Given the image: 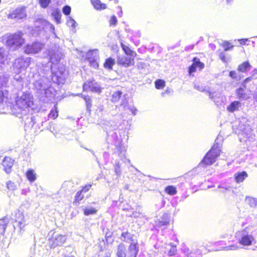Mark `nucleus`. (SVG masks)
I'll return each mask as SVG.
<instances>
[{
  "label": "nucleus",
  "instance_id": "f257e3e1",
  "mask_svg": "<svg viewBox=\"0 0 257 257\" xmlns=\"http://www.w3.org/2000/svg\"><path fill=\"white\" fill-rule=\"evenodd\" d=\"M135 235L128 231L122 232L120 239L124 242H131L127 248L123 243L117 246L116 255L117 257H137L139 252V244L137 240L134 241Z\"/></svg>",
  "mask_w": 257,
  "mask_h": 257
},
{
  "label": "nucleus",
  "instance_id": "f03ea898",
  "mask_svg": "<svg viewBox=\"0 0 257 257\" xmlns=\"http://www.w3.org/2000/svg\"><path fill=\"white\" fill-rule=\"evenodd\" d=\"M2 40L8 48L14 50L22 47L25 43L24 34L21 31L7 34L3 37Z\"/></svg>",
  "mask_w": 257,
  "mask_h": 257
},
{
  "label": "nucleus",
  "instance_id": "7ed1b4c3",
  "mask_svg": "<svg viewBox=\"0 0 257 257\" xmlns=\"http://www.w3.org/2000/svg\"><path fill=\"white\" fill-rule=\"evenodd\" d=\"M220 152L221 150L218 145L217 144H214L203 157L201 163L204 166L212 165L216 162Z\"/></svg>",
  "mask_w": 257,
  "mask_h": 257
},
{
  "label": "nucleus",
  "instance_id": "20e7f679",
  "mask_svg": "<svg viewBox=\"0 0 257 257\" xmlns=\"http://www.w3.org/2000/svg\"><path fill=\"white\" fill-rule=\"evenodd\" d=\"M66 241V236L53 232L48 239L49 246L50 248H54L62 246Z\"/></svg>",
  "mask_w": 257,
  "mask_h": 257
},
{
  "label": "nucleus",
  "instance_id": "39448f33",
  "mask_svg": "<svg viewBox=\"0 0 257 257\" xmlns=\"http://www.w3.org/2000/svg\"><path fill=\"white\" fill-rule=\"evenodd\" d=\"M192 61V64L188 68V72L189 76H193V73L197 71V69L198 68L199 71L202 70L205 67V65L197 57H194Z\"/></svg>",
  "mask_w": 257,
  "mask_h": 257
},
{
  "label": "nucleus",
  "instance_id": "423d86ee",
  "mask_svg": "<svg viewBox=\"0 0 257 257\" xmlns=\"http://www.w3.org/2000/svg\"><path fill=\"white\" fill-rule=\"evenodd\" d=\"M16 105L20 109H23L29 107L30 104H33L31 101L30 95L27 93L23 94V95L18 97L16 101Z\"/></svg>",
  "mask_w": 257,
  "mask_h": 257
},
{
  "label": "nucleus",
  "instance_id": "0eeeda50",
  "mask_svg": "<svg viewBox=\"0 0 257 257\" xmlns=\"http://www.w3.org/2000/svg\"><path fill=\"white\" fill-rule=\"evenodd\" d=\"M26 17L25 7L17 8L8 15V18L10 19H22Z\"/></svg>",
  "mask_w": 257,
  "mask_h": 257
},
{
  "label": "nucleus",
  "instance_id": "6e6552de",
  "mask_svg": "<svg viewBox=\"0 0 257 257\" xmlns=\"http://www.w3.org/2000/svg\"><path fill=\"white\" fill-rule=\"evenodd\" d=\"M83 89L84 91H91L98 93H100L102 90L94 79L89 80L85 82L83 84Z\"/></svg>",
  "mask_w": 257,
  "mask_h": 257
},
{
  "label": "nucleus",
  "instance_id": "1a4fd4ad",
  "mask_svg": "<svg viewBox=\"0 0 257 257\" xmlns=\"http://www.w3.org/2000/svg\"><path fill=\"white\" fill-rule=\"evenodd\" d=\"M116 63L119 66L128 67L135 65V59L127 56H118L117 57Z\"/></svg>",
  "mask_w": 257,
  "mask_h": 257
},
{
  "label": "nucleus",
  "instance_id": "9d476101",
  "mask_svg": "<svg viewBox=\"0 0 257 257\" xmlns=\"http://www.w3.org/2000/svg\"><path fill=\"white\" fill-rule=\"evenodd\" d=\"M41 49L40 44L37 42L27 44L24 48L25 53L27 54L37 53Z\"/></svg>",
  "mask_w": 257,
  "mask_h": 257
},
{
  "label": "nucleus",
  "instance_id": "9b49d317",
  "mask_svg": "<svg viewBox=\"0 0 257 257\" xmlns=\"http://www.w3.org/2000/svg\"><path fill=\"white\" fill-rule=\"evenodd\" d=\"M238 242L242 246H249L255 242V238L251 235L243 234L238 239Z\"/></svg>",
  "mask_w": 257,
  "mask_h": 257
},
{
  "label": "nucleus",
  "instance_id": "f8f14e48",
  "mask_svg": "<svg viewBox=\"0 0 257 257\" xmlns=\"http://www.w3.org/2000/svg\"><path fill=\"white\" fill-rule=\"evenodd\" d=\"M14 160L10 157L6 156L4 157L2 165L6 173L9 174L12 172V167L14 166Z\"/></svg>",
  "mask_w": 257,
  "mask_h": 257
},
{
  "label": "nucleus",
  "instance_id": "ddd939ff",
  "mask_svg": "<svg viewBox=\"0 0 257 257\" xmlns=\"http://www.w3.org/2000/svg\"><path fill=\"white\" fill-rule=\"evenodd\" d=\"M170 222V217L169 214L164 213L161 218L155 221L156 226L158 227L167 226Z\"/></svg>",
  "mask_w": 257,
  "mask_h": 257
},
{
  "label": "nucleus",
  "instance_id": "4468645a",
  "mask_svg": "<svg viewBox=\"0 0 257 257\" xmlns=\"http://www.w3.org/2000/svg\"><path fill=\"white\" fill-rule=\"evenodd\" d=\"M90 3L96 11H103L107 9V4L102 3L101 0H90Z\"/></svg>",
  "mask_w": 257,
  "mask_h": 257
},
{
  "label": "nucleus",
  "instance_id": "2eb2a0df",
  "mask_svg": "<svg viewBox=\"0 0 257 257\" xmlns=\"http://www.w3.org/2000/svg\"><path fill=\"white\" fill-rule=\"evenodd\" d=\"M236 95L237 98L241 100H247L250 96L245 88L239 87L235 91Z\"/></svg>",
  "mask_w": 257,
  "mask_h": 257
},
{
  "label": "nucleus",
  "instance_id": "dca6fc26",
  "mask_svg": "<svg viewBox=\"0 0 257 257\" xmlns=\"http://www.w3.org/2000/svg\"><path fill=\"white\" fill-rule=\"evenodd\" d=\"M120 46L126 56L133 57L134 59L137 56V54L135 51L132 50L128 46L125 45L123 43H120Z\"/></svg>",
  "mask_w": 257,
  "mask_h": 257
},
{
  "label": "nucleus",
  "instance_id": "f3484780",
  "mask_svg": "<svg viewBox=\"0 0 257 257\" xmlns=\"http://www.w3.org/2000/svg\"><path fill=\"white\" fill-rule=\"evenodd\" d=\"M234 179L237 183H240L244 181L248 177V174L245 171L237 172L234 174Z\"/></svg>",
  "mask_w": 257,
  "mask_h": 257
},
{
  "label": "nucleus",
  "instance_id": "a211bd4d",
  "mask_svg": "<svg viewBox=\"0 0 257 257\" xmlns=\"http://www.w3.org/2000/svg\"><path fill=\"white\" fill-rule=\"evenodd\" d=\"M241 106V102L239 101H233L227 107V110L231 112L238 110Z\"/></svg>",
  "mask_w": 257,
  "mask_h": 257
},
{
  "label": "nucleus",
  "instance_id": "6ab92c4d",
  "mask_svg": "<svg viewBox=\"0 0 257 257\" xmlns=\"http://www.w3.org/2000/svg\"><path fill=\"white\" fill-rule=\"evenodd\" d=\"M251 65L248 61L243 62L237 67V70L240 72H246L248 70L250 69Z\"/></svg>",
  "mask_w": 257,
  "mask_h": 257
},
{
  "label": "nucleus",
  "instance_id": "aec40b11",
  "mask_svg": "<svg viewBox=\"0 0 257 257\" xmlns=\"http://www.w3.org/2000/svg\"><path fill=\"white\" fill-rule=\"evenodd\" d=\"M115 61L111 57L106 58L103 63V67L109 70H112L113 66L115 64Z\"/></svg>",
  "mask_w": 257,
  "mask_h": 257
},
{
  "label": "nucleus",
  "instance_id": "412c9836",
  "mask_svg": "<svg viewBox=\"0 0 257 257\" xmlns=\"http://www.w3.org/2000/svg\"><path fill=\"white\" fill-rule=\"evenodd\" d=\"M16 61L19 65V69L27 68L30 63L29 60L27 61L26 59H25L23 58H18L16 60Z\"/></svg>",
  "mask_w": 257,
  "mask_h": 257
},
{
  "label": "nucleus",
  "instance_id": "4be33fe9",
  "mask_svg": "<svg viewBox=\"0 0 257 257\" xmlns=\"http://www.w3.org/2000/svg\"><path fill=\"white\" fill-rule=\"evenodd\" d=\"M26 176L27 179L31 182L35 181L36 179V174L33 169H29L26 172Z\"/></svg>",
  "mask_w": 257,
  "mask_h": 257
},
{
  "label": "nucleus",
  "instance_id": "5701e85b",
  "mask_svg": "<svg viewBox=\"0 0 257 257\" xmlns=\"http://www.w3.org/2000/svg\"><path fill=\"white\" fill-rule=\"evenodd\" d=\"M9 223V220L6 217L0 219V231L2 233H4L5 232Z\"/></svg>",
  "mask_w": 257,
  "mask_h": 257
},
{
  "label": "nucleus",
  "instance_id": "b1692460",
  "mask_svg": "<svg viewBox=\"0 0 257 257\" xmlns=\"http://www.w3.org/2000/svg\"><path fill=\"white\" fill-rule=\"evenodd\" d=\"M81 97L85 101L87 110L89 112L91 111V107L92 106V101L91 98L88 96L82 94H81Z\"/></svg>",
  "mask_w": 257,
  "mask_h": 257
},
{
  "label": "nucleus",
  "instance_id": "393cba45",
  "mask_svg": "<svg viewBox=\"0 0 257 257\" xmlns=\"http://www.w3.org/2000/svg\"><path fill=\"white\" fill-rule=\"evenodd\" d=\"M165 192L169 195H174L177 193V189L172 185H168L165 188Z\"/></svg>",
  "mask_w": 257,
  "mask_h": 257
},
{
  "label": "nucleus",
  "instance_id": "a878e982",
  "mask_svg": "<svg viewBox=\"0 0 257 257\" xmlns=\"http://www.w3.org/2000/svg\"><path fill=\"white\" fill-rule=\"evenodd\" d=\"M245 200L251 207L257 206V199L250 196L245 198Z\"/></svg>",
  "mask_w": 257,
  "mask_h": 257
},
{
  "label": "nucleus",
  "instance_id": "bb28decb",
  "mask_svg": "<svg viewBox=\"0 0 257 257\" xmlns=\"http://www.w3.org/2000/svg\"><path fill=\"white\" fill-rule=\"evenodd\" d=\"M52 15L55 19L56 23L59 24L61 18V14L60 11L58 9L54 10L52 13Z\"/></svg>",
  "mask_w": 257,
  "mask_h": 257
},
{
  "label": "nucleus",
  "instance_id": "cd10ccee",
  "mask_svg": "<svg viewBox=\"0 0 257 257\" xmlns=\"http://www.w3.org/2000/svg\"><path fill=\"white\" fill-rule=\"evenodd\" d=\"M122 95V92L121 91H117L114 92L111 96V101L112 102H118Z\"/></svg>",
  "mask_w": 257,
  "mask_h": 257
},
{
  "label": "nucleus",
  "instance_id": "c85d7f7f",
  "mask_svg": "<svg viewBox=\"0 0 257 257\" xmlns=\"http://www.w3.org/2000/svg\"><path fill=\"white\" fill-rule=\"evenodd\" d=\"M54 107L55 108L53 110H51L48 114L49 117L53 119H56L58 116V111L57 110L56 104L55 105Z\"/></svg>",
  "mask_w": 257,
  "mask_h": 257
},
{
  "label": "nucleus",
  "instance_id": "c756f323",
  "mask_svg": "<svg viewBox=\"0 0 257 257\" xmlns=\"http://www.w3.org/2000/svg\"><path fill=\"white\" fill-rule=\"evenodd\" d=\"M155 87L157 89H161L165 87V82L162 79H157L155 82Z\"/></svg>",
  "mask_w": 257,
  "mask_h": 257
},
{
  "label": "nucleus",
  "instance_id": "7c9ffc66",
  "mask_svg": "<svg viewBox=\"0 0 257 257\" xmlns=\"http://www.w3.org/2000/svg\"><path fill=\"white\" fill-rule=\"evenodd\" d=\"M97 212V210L94 208H84L83 209V213L86 216H88L91 214H94L96 213Z\"/></svg>",
  "mask_w": 257,
  "mask_h": 257
},
{
  "label": "nucleus",
  "instance_id": "2f4dec72",
  "mask_svg": "<svg viewBox=\"0 0 257 257\" xmlns=\"http://www.w3.org/2000/svg\"><path fill=\"white\" fill-rule=\"evenodd\" d=\"M83 198L84 196L81 191L80 190L78 191L76 194L73 203H79V202L83 199Z\"/></svg>",
  "mask_w": 257,
  "mask_h": 257
},
{
  "label": "nucleus",
  "instance_id": "473e14b6",
  "mask_svg": "<svg viewBox=\"0 0 257 257\" xmlns=\"http://www.w3.org/2000/svg\"><path fill=\"white\" fill-rule=\"evenodd\" d=\"M7 59V56L4 53L3 48L0 47V65H4Z\"/></svg>",
  "mask_w": 257,
  "mask_h": 257
},
{
  "label": "nucleus",
  "instance_id": "72a5a7b5",
  "mask_svg": "<svg viewBox=\"0 0 257 257\" xmlns=\"http://www.w3.org/2000/svg\"><path fill=\"white\" fill-rule=\"evenodd\" d=\"M222 47L224 48V51H227L232 49L233 47V46L231 44V43L228 41H224L222 43Z\"/></svg>",
  "mask_w": 257,
  "mask_h": 257
},
{
  "label": "nucleus",
  "instance_id": "f704fd0d",
  "mask_svg": "<svg viewBox=\"0 0 257 257\" xmlns=\"http://www.w3.org/2000/svg\"><path fill=\"white\" fill-rule=\"evenodd\" d=\"M51 0H39V3L42 8H46L50 4Z\"/></svg>",
  "mask_w": 257,
  "mask_h": 257
},
{
  "label": "nucleus",
  "instance_id": "c9c22d12",
  "mask_svg": "<svg viewBox=\"0 0 257 257\" xmlns=\"http://www.w3.org/2000/svg\"><path fill=\"white\" fill-rule=\"evenodd\" d=\"M117 22V18L115 16L112 15L109 20V25L110 27L115 26Z\"/></svg>",
  "mask_w": 257,
  "mask_h": 257
},
{
  "label": "nucleus",
  "instance_id": "e433bc0d",
  "mask_svg": "<svg viewBox=\"0 0 257 257\" xmlns=\"http://www.w3.org/2000/svg\"><path fill=\"white\" fill-rule=\"evenodd\" d=\"M114 170L116 176H119L121 174L120 164L118 162L114 165Z\"/></svg>",
  "mask_w": 257,
  "mask_h": 257
},
{
  "label": "nucleus",
  "instance_id": "4c0bfd02",
  "mask_svg": "<svg viewBox=\"0 0 257 257\" xmlns=\"http://www.w3.org/2000/svg\"><path fill=\"white\" fill-rule=\"evenodd\" d=\"M177 249L176 245H171L170 249L168 251V255L169 256H173L176 254Z\"/></svg>",
  "mask_w": 257,
  "mask_h": 257
},
{
  "label": "nucleus",
  "instance_id": "58836bf2",
  "mask_svg": "<svg viewBox=\"0 0 257 257\" xmlns=\"http://www.w3.org/2000/svg\"><path fill=\"white\" fill-rule=\"evenodd\" d=\"M71 11V9L69 6H65L62 9L63 14L66 16L70 15Z\"/></svg>",
  "mask_w": 257,
  "mask_h": 257
},
{
  "label": "nucleus",
  "instance_id": "ea45409f",
  "mask_svg": "<svg viewBox=\"0 0 257 257\" xmlns=\"http://www.w3.org/2000/svg\"><path fill=\"white\" fill-rule=\"evenodd\" d=\"M7 187L8 189L13 190L15 189L16 185L14 182H12V181H9L7 183Z\"/></svg>",
  "mask_w": 257,
  "mask_h": 257
},
{
  "label": "nucleus",
  "instance_id": "a19ab883",
  "mask_svg": "<svg viewBox=\"0 0 257 257\" xmlns=\"http://www.w3.org/2000/svg\"><path fill=\"white\" fill-rule=\"evenodd\" d=\"M229 76L233 79H237L239 77L237 73L234 70L230 71L229 73Z\"/></svg>",
  "mask_w": 257,
  "mask_h": 257
},
{
  "label": "nucleus",
  "instance_id": "79ce46f5",
  "mask_svg": "<svg viewBox=\"0 0 257 257\" xmlns=\"http://www.w3.org/2000/svg\"><path fill=\"white\" fill-rule=\"evenodd\" d=\"M91 186H92L91 184H87V185L82 187V188L80 191H81L82 193V192L86 193L88 191V190L90 189Z\"/></svg>",
  "mask_w": 257,
  "mask_h": 257
},
{
  "label": "nucleus",
  "instance_id": "37998d69",
  "mask_svg": "<svg viewBox=\"0 0 257 257\" xmlns=\"http://www.w3.org/2000/svg\"><path fill=\"white\" fill-rule=\"evenodd\" d=\"M219 58L224 62H226V59L225 54L223 53H221L219 54Z\"/></svg>",
  "mask_w": 257,
  "mask_h": 257
},
{
  "label": "nucleus",
  "instance_id": "c03bdc74",
  "mask_svg": "<svg viewBox=\"0 0 257 257\" xmlns=\"http://www.w3.org/2000/svg\"><path fill=\"white\" fill-rule=\"evenodd\" d=\"M248 41V40L247 39H241L238 40L239 44L241 45H245L246 42H247Z\"/></svg>",
  "mask_w": 257,
  "mask_h": 257
},
{
  "label": "nucleus",
  "instance_id": "a18cd8bd",
  "mask_svg": "<svg viewBox=\"0 0 257 257\" xmlns=\"http://www.w3.org/2000/svg\"><path fill=\"white\" fill-rule=\"evenodd\" d=\"M4 98V93L2 90H0V102H2Z\"/></svg>",
  "mask_w": 257,
  "mask_h": 257
},
{
  "label": "nucleus",
  "instance_id": "49530a36",
  "mask_svg": "<svg viewBox=\"0 0 257 257\" xmlns=\"http://www.w3.org/2000/svg\"><path fill=\"white\" fill-rule=\"evenodd\" d=\"M132 114L135 115L137 113V109L136 108H132L130 109Z\"/></svg>",
  "mask_w": 257,
  "mask_h": 257
},
{
  "label": "nucleus",
  "instance_id": "de8ad7c7",
  "mask_svg": "<svg viewBox=\"0 0 257 257\" xmlns=\"http://www.w3.org/2000/svg\"><path fill=\"white\" fill-rule=\"evenodd\" d=\"M250 80H251L250 77H248V78H245L243 82V84H244L245 83L247 82V81H248Z\"/></svg>",
  "mask_w": 257,
  "mask_h": 257
},
{
  "label": "nucleus",
  "instance_id": "09e8293b",
  "mask_svg": "<svg viewBox=\"0 0 257 257\" xmlns=\"http://www.w3.org/2000/svg\"><path fill=\"white\" fill-rule=\"evenodd\" d=\"M254 101L257 103V92L253 96Z\"/></svg>",
  "mask_w": 257,
  "mask_h": 257
},
{
  "label": "nucleus",
  "instance_id": "8fccbe9b",
  "mask_svg": "<svg viewBox=\"0 0 257 257\" xmlns=\"http://www.w3.org/2000/svg\"><path fill=\"white\" fill-rule=\"evenodd\" d=\"M232 247H233L234 249H237L238 248V247L237 245H235V246H230L229 248L232 249Z\"/></svg>",
  "mask_w": 257,
  "mask_h": 257
},
{
  "label": "nucleus",
  "instance_id": "3c124183",
  "mask_svg": "<svg viewBox=\"0 0 257 257\" xmlns=\"http://www.w3.org/2000/svg\"><path fill=\"white\" fill-rule=\"evenodd\" d=\"M65 257H72L71 256H65Z\"/></svg>",
  "mask_w": 257,
  "mask_h": 257
},
{
  "label": "nucleus",
  "instance_id": "603ef678",
  "mask_svg": "<svg viewBox=\"0 0 257 257\" xmlns=\"http://www.w3.org/2000/svg\"><path fill=\"white\" fill-rule=\"evenodd\" d=\"M1 2H2V1H1V0H0V4L1 3Z\"/></svg>",
  "mask_w": 257,
  "mask_h": 257
}]
</instances>
